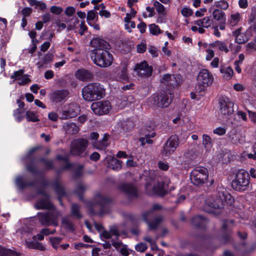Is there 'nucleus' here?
<instances>
[{"instance_id": "obj_64", "label": "nucleus", "mask_w": 256, "mask_h": 256, "mask_svg": "<svg viewBox=\"0 0 256 256\" xmlns=\"http://www.w3.org/2000/svg\"><path fill=\"white\" fill-rule=\"evenodd\" d=\"M135 248L138 252H143L147 249V246L144 243H140L136 246Z\"/></svg>"}, {"instance_id": "obj_25", "label": "nucleus", "mask_w": 256, "mask_h": 256, "mask_svg": "<svg viewBox=\"0 0 256 256\" xmlns=\"http://www.w3.org/2000/svg\"><path fill=\"white\" fill-rule=\"evenodd\" d=\"M75 76L80 80L88 81L92 78V74L88 70L80 69L76 72Z\"/></svg>"}, {"instance_id": "obj_50", "label": "nucleus", "mask_w": 256, "mask_h": 256, "mask_svg": "<svg viewBox=\"0 0 256 256\" xmlns=\"http://www.w3.org/2000/svg\"><path fill=\"white\" fill-rule=\"evenodd\" d=\"M72 214L77 218H82V215L80 213V207L78 204H73L71 208Z\"/></svg>"}, {"instance_id": "obj_8", "label": "nucleus", "mask_w": 256, "mask_h": 256, "mask_svg": "<svg viewBox=\"0 0 256 256\" xmlns=\"http://www.w3.org/2000/svg\"><path fill=\"white\" fill-rule=\"evenodd\" d=\"M173 93L170 90L161 91L154 94L150 98V102L156 106L163 108L168 107L172 102Z\"/></svg>"}, {"instance_id": "obj_2", "label": "nucleus", "mask_w": 256, "mask_h": 256, "mask_svg": "<svg viewBox=\"0 0 256 256\" xmlns=\"http://www.w3.org/2000/svg\"><path fill=\"white\" fill-rule=\"evenodd\" d=\"M232 196L224 189L220 190L216 199L213 198H208L205 202L204 210L208 212H213L214 209H220L225 204H232L234 202Z\"/></svg>"}, {"instance_id": "obj_45", "label": "nucleus", "mask_w": 256, "mask_h": 256, "mask_svg": "<svg viewBox=\"0 0 256 256\" xmlns=\"http://www.w3.org/2000/svg\"><path fill=\"white\" fill-rule=\"evenodd\" d=\"M148 28L150 33L152 35H158L162 32L159 26L154 24H150Z\"/></svg>"}, {"instance_id": "obj_32", "label": "nucleus", "mask_w": 256, "mask_h": 256, "mask_svg": "<svg viewBox=\"0 0 256 256\" xmlns=\"http://www.w3.org/2000/svg\"><path fill=\"white\" fill-rule=\"evenodd\" d=\"M53 58L54 55L52 54L48 53L42 57L40 60L36 63V66L39 68H43L46 64L52 62Z\"/></svg>"}, {"instance_id": "obj_36", "label": "nucleus", "mask_w": 256, "mask_h": 256, "mask_svg": "<svg viewBox=\"0 0 256 256\" xmlns=\"http://www.w3.org/2000/svg\"><path fill=\"white\" fill-rule=\"evenodd\" d=\"M16 184L17 187L20 189H23L28 186H32L33 185V183L32 182H26L22 176L16 177Z\"/></svg>"}, {"instance_id": "obj_49", "label": "nucleus", "mask_w": 256, "mask_h": 256, "mask_svg": "<svg viewBox=\"0 0 256 256\" xmlns=\"http://www.w3.org/2000/svg\"><path fill=\"white\" fill-rule=\"evenodd\" d=\"M24 112V110L20 109H16L14 111V116L16 120L18 122H20L24 118V116H22Z\"/></svg>"}, {"instance_id": "obj_18", "label": "nucleus", "mask_w": 256, "mask_h": 256, "mask_svg": "<svg viewBox=\"0 0 256 256\" xmlns=\"http://www.w3.org/2000/svg\"><path fill=\"white\" fill-rule=\"evenodd\" d=\"M182 81V77L179 74L171 75L170 74H166L160 80L161 83L166 86L171 88H174L179 84Z\"/></svg>"}, {"instance_id": "obj_14", "label": "nucleus", "mask_w": 256, "mask_h": 256, "mask_svg": "<svg viewBox=\"0 0 256 256\" xmlns=\"http://www.w3.org/2000/svg\"><path fill=\"white\" fill-rule=\"evenodd\" d=\"M80 112L79 106L76 103H71L64 105L62 108L60 118L68 120L76 117Z\"/></svg>"}, {"instance_id": "obj_5", "label": "nucleus", "mask_w": 256, "mask_h": 256, "mask_svg": "<svg viewBox=\"0 0 256 256\" xmlns=\"http://www.w3.org/2000/svg\"><path fill=\"white\" fill-rule=\"evenodd\" d=\"M232 188L240 192H244L250 187V178L248 172L244 170H238L232 181Z\"/></svg>"}, {"instance_id": "obj_52", "label": "nucleus", "mask_w": 256, "mask_h": 256, "mask_svg": "<svg viewBox=\"0 0 256 256\" xmlns=\"http://www.w3.org/2000/svg\"><path fill=\"white\" fill-rule=\"evenodd\" d=\"M24 75V70H18V71L14 72L13 74H12L10 76V78L14 79V80H13V82H14V80H19L21 78H22V76Z\"/></svg>"}, {"instance_id": "obj_57", "label": "nucleus", "mask_w": 256, "mask_h": 256, "mask_svg": "<svg viewBox=\"0 0 256 256\" xmlns=\"http://www.w3.org/2000/svg\"><path fill=\"white\" fill-rule=\"evenodd\" d=\"M213 133L215 134L222 136L226 133V128L224 127H218L213 130Z\"/></svg>"}, {"instance_id": "obj_34", "label": "nucleus", "mask_w": 256, "mask_h": 256, "mask_svg": "<svg viewBox=\"0 0 256 256\" xmlns=\"http://www.w3.org/2000/svg\"><path fill=\"white\" fill-rule=\"evenodd\" d=\"M108 135L104 134L102 140L98 142H93L92 144L96 149H105L108 146Z\"/></svg>"}, {"instance_id": "obj_12", "label": "nucleus", "mask_w": 256, "mask_h": 256, "mask_svg": "<svg viewBox=\"0 0 256 256\" xmlns=\"http://www.w3.org/2000/svg\"><path fill=\"white\" fill-rule=\"evenodd\" d=\"M88 146V141L80 138L72 142L70 147V154L74 156H83L86 155L85 150Z\"/></svg>"}, {"instance_id": "obj_43", "label": "nucleus", "mask_w": 256, "mask_h": 256, "mask_svg": "<svg viewBox=\"0 0 256 256\" xmlns=\"http://www.w3.org/2000/svg\"><path fill=\"white\" fill-rule=\"evenodd\" d=\"M27 246L32 248L44 250L45 249L44 246L40 242L34 241V242H28L26 241Z\"/></svg>"}, {"instance_id": "obj_58", "label": "nucleus", "mask_w": 256, "mask_h": 256, "mask_svg": "<svg viewBox=\"0 0 256 256\" xmlns=\"http://www.w3.org/2000/svg\"><path fill=\"white\" fill-rule=\"evenodd\" d=\"M181 14L184 17H188L192 14L193 12L189 8L184 7L181 10Z\"/></svg>"}, {"instance_id": "obj_59", "label": "nucleus", "mask_w": 256, "mask_h": 256, "mask_svg": "<svg viewBox=\"0 0 256 256\" xmlns=\"http://www.w3.org/2000/svg\"><path fill=\"white\" fill-rule=\"evenodd\" d=\"M50 240L54 248H58V245L61 242V238L58 237H51L50 238Z\"/></svg>"}, {"instance_id": "obj_4", "label": "nucleus", "mask_w": 256, "mask_h": 256, "mask_svg": "<svg viewBox=\"0 0 256 256\" xmlns=\"http://www.w3.org/2000/svg\"><path fill=\"white\" fill-rule=\"evenodd\" d=\"M100 236L102 239H111L112 245L119 250L123 256H128L130 254V250L128 248L127 246L123 244L120 241L115 240L120 236L117 227L112 226L110 228L109 232H103Z\"/></svg>"}, {"instance_id": "obj_53", "label": "nucleus", "mask_w": 256, "mask_h": 256, "mask_svg": "<svg viewBox=\"0 0 256 256\" xmlns=\"http://www.w3.org/2000/svg\"><path fill=\"white\" fill-rule=\"evenodd\" d=\"M212 47L209 46V48L206 50V60L207 61L210 60L212 58L214 57V51L212 50Z\"/></svg>"}, {"instance_id": "obj_1", "label": "nucleus", "mask_w": 256, "mask_h": 256, "mask_svg": "<svg viewBox=\"0 0 256 256\" xmlns=\"http://www.w3.org/2000/svg\"><path fill=\"white\" fill-rule=\"evenodd\" d=\"M36 207L37 209L49 210L48 212L38 214L39 221L42 225H58L57 219L59 214L54 208V206L49 201L48 196H45L44 200L38 201L36 204Z\"/></svg>"}, {"instance_id": "obj_51", "label": "nucleus", "mask_w": 256, "mask_h": 256, "mask_svg": "<svg viewBox=\"0 0 256 256\" xmlns=\"http://www.w3.org/2000/svg\"><path fill=\"white\" fill-rule=\"evenodd\" d=\"M32 231V228L28 227L26 224L24 226L18 229V230L17 231V233H20L22 235H25L27 234L30 233Z\"/></svg>"}, {"instance_id": "obj_13", "label": "nucleus", "mask_w": 256, "mask_h": 256, "mask_svg": "<svg viewBox=\"0 0 256 256\" xmlns=\"http://www.w3.org/2000/svg\"><path fill=\"white\" fill-rule=\"evenodd\" d=\"M219 116L222 118L228 119L234 112V104L226 98H222L219 100Z\"/></svg>"}, {"instance_id": "obj_23", "label": "nucleus", "mask_w": 256, "mask_h": 256, "mask_svg": "<svg viewBox=\"0 0 256 256\" xmlns=\"http://www.w3.org/2000/svg\"><path fill=\"white\" fill-rule=\"evenodd\" d=\"M116 78L120 82H128L129 79L127 70V64L126 63L121 64L119 72L117 73Z\"/></svg>"}, {"instance_id": "obj_41", "label": "nucleus", "mask_w": 256, "mask_h": 256, "mask_svg": "<svg viewBox=\"0 0 256 256\" xmlns=\"http://www.w3.org/2000/svg\"><path fill=\"white\" fill-rule=\"evenodd\" d=\"M26 118L28 122H37L40 120L38 118V116L36 113L30 110L26 112Z\"/></svg>"}, {"instance_id": "obj_63", "label": "nucleus", "mask_w": 256, "mask_h": 256, "mask_svg": "<svg viewBox=\"0 0 256 256\" xmlns=\"http://www.w3.org/2000/svg\"><path fill=\"white\" fill-rule=\"evenodd\" d=\"M76 9L74 7L70 6L67 7L66 10L64 13L68 16H72L74 14Z\"/></svg>"}, {"instance_id": "obj_54", "label": "nucleus", "mask_w": 256, "mask_h": 256, "mask_svg": "<svg viewBox=\"0 0 256 256\" xmlns=\"http://www.w3.org/2000/svg\"><path fill=\"white\" fill-rule=\"evenodd\" d=\"M125 22V28L128 30V32H132L131 28H136V24L134 21L129 20V21H124Z\"/></svg>"}, {"instance_id": "obj_26", "label": "nucleus", "mask_w": 256, "mask_h": 256, "mask_svg": "<svg viewBox=\"0 0 256 256\" xmlns=\"http://www.w3.org/2000/svg\"><path fill=\"white\" fill-rule=\"evenodd\" d=\"M56 158L58 160H62L66 162V164L63 168L64 170H68L72 168H77L78 170L76 174L78 176H80L82 174V170L83 168V166L82 165L76 166L74 164L68 163V158L66 156L64 157L62 156L58 155L57 156Z\"/></svg>"}, {"instance_id": "obj_29", "label": "nucleus", "mask_w": 256, "mask_h": 256, "mask_svg": "<svg viewBox=\"0 0 256 256\" xmlns=\"http://www.w3.org/2000/svg\"><path fill=\"white\" fill-rule=\"evenodd\" d=\"M62 128L66 133L72 134H77L80 130L78 126L74 122H66Z\"/></svg>"}, {"instance_id": "obj_61", "label": "nucleus", "mask_w": 256, "mask_h": 256, "mask_svg": "<svg viewBox=\"0 0 256 256\" xmlns=\"http://www.w3.org/2000/svg\"><path fill=\"white\" fill-rule=\"evenodd\" d=\"M136 11L132 8L129 13L126 14V16L124 18V21H129L132 18H134L136 15Z\"/></svg>"}, {"instance_id": "obj_42", "label": "nucleus", "mask_w": 256, "mask_h": 256, "mask_svg": "<svg viewBox=\"0 0 256 256\" xmlns=\"http://www.w3.org/2000/svg\"><path fill=\"white\" fill-rule=\"evenodd\" d=\"M250 37L246 32L238 34L235 38V42L239 44H244L247 42Z\"/></svg>"}, {"instance_id": "obj_62", "label": "nucleus", "mask_w": 256, "mask_h": 256, "mask_svg": "<svg viewBox=\"0 0 256 256\" xmlns=\"http://www.w3.org/2000/svg\"><path fill=\"white\" fill-rule=\"evenodd\" d=\"M154 6L156 8V11L159 12L162 14L164 11V7L158 2H154Z\"/></svg>"}, {"instance_id": "obj_19", "label": "nucleus", "mask_w": 256, "mask_h": 256, "mask_svg": "<svg viewBox=\"0 0 256 256\" xmlns=\"http://www.w3.org/2000/svg\"><path fill=\"white\" fill-rule=\"evenodd\" d=\"M134 70L139 76H149L152 72V68L145 61L136 65Z\"/></svg>"}, {"instance_id": "obj_48", "label": "nucleus", "mask_w": 256, "mask_h": 256, "mask_svg": "<svg viewBox=\"0 0 256 256\" xmlns=\"http://www.w3.org/2000/svg\"><path fill=\"white\" fill-rule=\"evenodd\" d=\"M62 224L68 230H74L73 224L70 220L68 217H64L62 218Z\"/></svg>"}, {"instance_id": "obj_21", "label": "nucleus", "mask_w": 256, "mask_h": 256, "mask_svg": "<svg viewBox=\"0 0 256 256\" xmlns=\"http://www.w3.org/2000/svg\"><path fill=\"white\" fill-rule=\"evenodd\" d=\"M68 96V92L66 90H57L52 92L51 100L54 103H60L64 102Z\"/></svg>"}, {"instance_id": "obj_30", "label": "nucleus", "mask_w": 256, "mask_h": 256, "mask_svg": "<svg viewBox=\"0 0 256 256\" xmlns=\"http://www.w3.org/2000/svg\"><path fill=\"white\" fill-rule=\"evenodd\" d=\"M202 144L206 152H210L213 146V142L211 137L206 134L202 135Z\"/></svg>"}, {"instance_id": "obj_31", "label": "nucleus", "mask_w": 256, "mask_h": 256, "mask_svg": "<svg viewBox=\"0 0 256 256\" xmlns=\"http://www.w3.org/2000/svg\"><path fill=\"white\" fill-rule=\"evenodd\" d=\"M212 23L213 20L211 18L210 16H206L194 22L195 24L204 28L210 27Z\"/></svg>"}, {"instance_id": "obj_39", "label": "nucleus", "mask_w": 256, "mask_h": 256, "mask_svg": "<svg viewBox=\"0 0 256 256\" xmlns=\"http://www.w3.org/2000/svg\"><path fill=\"white\" fill-rule=\"evenodd\" d=\"M214 18L217 21H220L225 20V13L220 10L216 8L212 12Z\"/></svg>"}, {"instance_id": "obj_17", "label": "nucleus", "mask_w": 256, "mask_h": 256, "mask_svg": "<svg viewBox=\"0 0 256 256\" xmlns=\"http://www.w3.org/2000/svg\"><path fill=\"white\" fill-rule=\"evenodd\" d=\"M147 192L149 194H158L160 196L164 195L167 192V185L162 181H158L156 184H154L152 188L151 186L147 184L146 186Z\"/></svg>"}, {"instance_id": "obj_37", "label": "nucleus", "mask_w": 256, "mask_h": 256, "mask_svg": "<svg viewBox=\"0 0 256 256\" xmlns=\"http://www.w3.org/2000/svg\"><path fill=\"white\" fill-rule=\"evenodd\" d=\"M0 256H18V254L14 250L0 246Z\"/></svg>"}, {"instance_id": "obj_46", "label": "nucleus", "mask_w": 256, "mask_h": 256, "mask_svg": "<svg viewBox=\"0 0 256 256\" xmlns=\"http://www.w3.org/2000/svg\"><path fill=\"white\" fill-rule=\"evenodd\" d=\"M246 52L248 54H252L256 51V45L254 42L248 43L246 47Z\"/></svg>"}, {"instance_id": "obj_3", "label": "nucleus", "mask_w": 256, "mask_h": 256, "mask_svg": "<svg viewBox=\"0 0 256 256\" xmlns=\"http://www.w3.org/2000/svg\"><path fill=\"white\" fill-rule=\"evenodd\" d=\"M105 90L98 82L91 83L84 86L82 90L83 98L88 102L100 100L104 96Z\"/></svg>"}, {"instance_id": "obj_44", "label": "nucleus", "mask_w": 256, "mask_h": 256, "mask_svg": "<svg viewBox=\"0 0 256 256\" xmlns=\"http://www.w3.org/2000/svg\"><path fill=\"white\" fill-rule=\"evenodd\" d=\"M231 142L236 144H242L244 142V138L242 136L236 134L231 136Z\"/></svg>"}, {"instance_id": "obj_22", "label": "nucleus", "mask_w": 256, "mask_h": 256, "mask_svg": "<svg viewBox=\"0 0 256 256\" xmlns=\"http://www.w3.org/2000/svg\"><path fill=\"white\" fill-rule=\"evenodd\" d=\"M120 190L124 192L130 198H136L138 196L136 189L132 184H123L120 186Z\"/></svg>"}, {"instance_id": "obj_55", "label": "nucleus", "mask_w": 256, "mask_h": 256, "mask_svg": "<svg viewBox=\"0 0 256 256\" xmlns=\"http://www.w3.org/2000/svg\"><path fill=\"white\" fill-rule=\"evenodd\" d=\"M54 190L60 196H63L64 194V188L58 182L54 184Z\"/></svg>"}, {"instance_id": "obj_10", "label": "nucleus", "mask_w": 256, "mask_h": 256, "mask_svg": "<svg viewBox=\"0 0 256 256\" xmlns=\"http://www.w3.org/2000/svg\"><path fill=\"white\" fill-rule=\"evenodd\" d=\"M208 178V170L202 166L196 167L192 171L190 176L192 182L196 186H200L204 184Z\"/></svg>"}, {"instance_id": "obj_60", "label": "nucleus", "mask_w": 256, "mask_h": 256, "mask_svg": "<svg viewBox=\"0 0 256 256\" xmlns=\"http://www.w3.org/2000/svg\"><path fill=\"white\" fill-rule=\"evenodd\" d=\"M140 142L141 143V145L142 146H144L146 144H150L153 142L152 140L148 136H146L145 137H140Z\"/></svg>"}, {"instance_id": "obj_11", "label": "nucleus", "mask_w": 256, "mask_h": 256, "mask_svg": "<svg viewBox=\"0 0 256 256\" xmlns=\"http://www.w3.org/2000/svg\"><path fill=\"white\" fill-rule=\"evenodd\" d=\"M179 145V139L176 135L171 136L164 144L160 154L164 158H169Z\"/></svg>"}, {"instance_id": "obj_6", "label": "nucleus", "mask_w": 256, "mask_h": 256, "mask_svg": "<svg viewBox=\"0 0 256 256\" xmlns=\"http://www.w3.org/2000/svg\"><path fill=\"white\" fill-rule=\"evenodd\" d=\"M111 200L110 198L103 196L100 193H97L94 196L93 201L88 202V206L90 209V212L91 214L96 213L93 208H100V211L98 214L101 215L108 212L107 208Z\"/></svg>"}, {"instance_id": "obj_38", "label": "nucleus", "mask_w": 256, "mask_h": 256, "mask_svg": "<svg viewBox=\"0 0 256 256\" xmlns=\"http://www.w3.org/2000/svg\"><path fill=\"white\" fill-rule=\"evenodd\" d=\"M214 8L218 9L221 8L226 10L228 8V4L226 0H221L216 1L211 6L210 9H213Z\"/></svg>"}, {"instance_id": "obj_35", "label": "nucleus", "mask_w": 256, "mask_h": 256, "mask_svg": "<svg viewBox=\"0 0 256 256\" xmlns=\"http://www.w3.org/2000/svg\"><path fill=\"white\" fill-rule=\"evenodd\" d=\"M241 20V16L240 13L234 12L230 14L228 20V24L231 26H234L238 24Z\"/></svg>"}, {"instance_id": "obj_16", "label": "nucleus", "mask_w": 256, "mask_h": 256, "mask_svg": "<svg viewBox=\"0 0 256 256\" xmlns=\"http://www.w3.org/2000/svg\"><path fill=\"white\" fill-rule=\"evenodd\" d=\"M213 81V76L208 70L202 69L200 70L198 76V82L202 86L200 90L211 85Z\"/></svg>"}, {"instance_id": "obj_7", "label": "nucleus", "mask_w": 256, "mask_h": 256, "mask_svg": "<svg viewBox=\"0 0 256 256\" xmlns=\"http://www.w3.org/2000/svg\"><path fill=\"white\" fill-rule=\"evenodd\" d=\"M162 208L160 205L154 204L151 209L144 212L142 214V218L148 224L150 230L156 228L158 225L162 221L163 218L161 216H158L154 218V212Z\"/></svg>"}, {"instance_id": "obj_27", "label": "nucleus", "mask_w": 256, "mask_h": 256, "mask_svg": "<svg viewBox=\"0 0 256 256\" xmlns=\"http://www.w3.org/2000/svg\"><path fill=\"white\" fill-rule=\"evenodd\" d=\"M233 224V221L225 220L222 226V230L224 233L222 238L224 239V242H226L228 239L230 238V226Z\"/></svg>"}, {"instance_id": "obj_9", "label": "nucleus", "mask_w": 256, "mask_h": 256, "mask_svg": "<svg viewBox=\"0 0 256 256\" xmlns=\"http://www.w3.org/2000/svg\"><path fill=\"white\" fill-rule=\"evenodd\" d=\"M96 52L92 54V58L96 65L102 68H107L112 64L113 56L108 50Z\"/></svg>"}, {"instance_id": "obj_40", "label": "nucleus", "mask_w": 256, "mask_h": 256, "mask_svg": "<svg viewBox=\"0 0 256 256\" xmlns=\"http://www.w3.org/2000/svg\"><path fill=\"white\" fill-rule=\"evenodd\" d=\"M220 72L221 73L223 74L224 77L227 80L230 79L234 74L233 70L230 66L222 68L220 70Z\"/></svg>"}, {"instance_id": "obj_15", "label": "nucleus", "mask_w": 256, "mask_h": 256, "mask_svg": "<svg viewBox=\"0 0 256 256\" xmlns=\"http://www.w3.org/2000/svg\"><path fill=\"white\" fill-rule=\"evenodd\" d=\"M112 108L110 102L108 100H102L92 102L91 109L93 112L98 116L108 114Z\"/></svg>"}, {"instance_id": "obj_56", "label": "nucleus", "mask_w": 256, "mask_h": 256, "mask_svg": "<svg viewBox=\"0 0 256 256\" xmlns=\"http://www.w3.org/2000/svg\"><path fill=\"white\" fill-rule=\"evenodd\" d=\"M246 33L250 37L256 34V22L252 23L249 28L246 30Z\"/></svg>"}, {"instance_id": "obj_33", "label": "nucleus", "mask_w": 256, "mask_h": 256, "mask_svg": "<svg viewBox=\"0 0 256 256\" xmlns=\"http://www.w3.org/2000/svg\"><path fill=\"white\" fill-rule=\"evenodd\" d=\"M208 222V220L200 216H194L191 220L192 224L196 227L204 226Z\"/></svg>"}, {"instance_id": "obj_20", "label": "nucleus", "mask_w": 256, "mask_h": 256, "mask_svg": "<svg viewBox=\"0 0 256 256\" xmlns=\"http://www.w3.org/2000/svg\"><path fill=\"white\" fill-rule=\"evenodd\" d=\"M90 44L92 47L94 48L92 52V54H94L95 51H98V50H108L110 48V46L108 42L99 38L92 39L90 42Z\"/></svg>"}, {"instance_id": "obj_28", "label": "nucleus", "mask_w": 256, "mask_h": 256, "mask_svg": "<svg viewBox=\"0 0 256 256\" xmlns=\"http://www.w3.org/2000/svg\"><path fill=\"white\" fill-rule=\"evenodd\" d=\"M209 46L212 47L213 48H216L218 50L228 53L229 52V48L226 44L222 41L216 40L213 42L210 43Z\"/></svg>"}, {"instance_id": "obj_24", "label": "nucleus", "mask_w": 256, "mask_h": 256, "mask_svg": "<svg viewBox=\"0 0 256 256\" xmlns=\"http://www.w3.org/2000/svg\"><path fill=\"white\" fill-rule=\"evenodd\" d=\"M106 159L109 168L116 171H118L122 168V161L110 156H108Z\"/></svg>"}, {"instance_id": "obj_47", "label": "nucleus", "mask_w": 256, "mask_h": 256, "mask_svg": "<svg viewBox=\"0 0 256 256\" xmlns=\"http://www.w3.org/2000/svg\"><path fill=\"white\" fill-rule=\"evenodd\" d=\"M96 18H98L97 12H94V10H90L87 13V22L89 25H91V21L94 20Z\"/></svg>"}]
</instances>
